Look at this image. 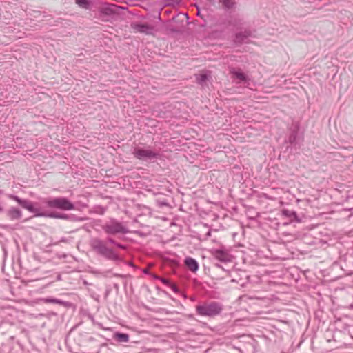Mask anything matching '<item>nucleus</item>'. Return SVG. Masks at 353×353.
<instances>
[{
	"instance_id": "obj_1",
	"label": "nucleus",
	"mask_w": 353,
	"mask_h": 353,
	"mask_svg": "<svg viewBox=\"0 0 353 353\" xmlns=\"http://www.w3.org/2000/svg\"><path fill=\"white\" fill-rule=\"evenodd\" d=\"M90 246L97 254L106 259L114 261L121 260L119 254L113 249L108 247L107 242L98 237H94L90 240Z\"/></svg>"
},
{
	"instance_id": "obj_2",
	"label": "nucleus",
	"mask_w": 353,
	"mask_h": 353,
	"mask_svg": "<svg viewBox=\"0 0 353 353\" xmlns=\"http://www.w3.org/2000/svg\"><path fill=\"white\" fill-rule=\"evenodd\" d=\"M223 309V306L221 303L212 301L196 305V312L202 316L214 317L219 315Z\"/></svg>"
},
{
	"instance_id": "obj_3",
	"label": "nucleus",
	"mask_w": 353,
	"mask_h": 353,
	"mask_svg": "<svg viewBox=\"0 0 353 353\" xmlns=\"http://www.w3.org/2000/svg\"><path fill=\"white\" fill-rule=\"evenodd\" d=\"M44 203L51 208H56L62 210H71L74 208V205L65 197H56L46 199Z\"/></svg>"
},
{
	"instance_id": "obj_4",
	"label": "nucleus",
	"mask_w": 353,
	"mask_h": 353,
	"mask_svg": "<svg viewBox=\"0 0 353 353\" xmlns=\"http://www.w3.org/2000/svg\"><path fill=\"white\" fill-rule=\"evenodd\" d=\"M102 229L106 234L112 235L117 234H125L128 232V228L116 219H111L109 222L103 225Z\"/></svg>"
},
{
	"instance_id": "obj_5",
	"label": "nucleus",
	"mask_w": 353,
	"mask_h": 353,
	"mask_svg": "<svg viewBox=\"0 0 353 353\" xmlns=\"http://www.w3.org/2000/svg\"><path fill=\"white\" fill-rule=\"evenodd\" d=\"M130 27L134 32L145 35H154L158 32V29L154 25L146 23L132 22Z\"/></svg>"
},
{
	"instance_id": "obj_6",
	"label": "nucleus",
	"mask_w": 353,
	"mask_h": 353,
	"mask_svg": "<svg viewBox=\"0 0 353 353\" xmlns=\"http://www.w3.org/2000/svg\"><path fill=\"white\" fill-rule=\"evenodd\" d=\"M133 154L137 159L142 161L154 159L159 156L157 152L141 148H135Z\"/></svg>"
},
{
	"instance_id": "obj_7",
	"label": "nucleus",
	"mask_w": 353,
	"mask_h": 353,
	"mask_svg": "<svg viewBox=\"0 0 353 353\" xmlns=\"http://www.w3.org/2000/svg\"><path fill=\"white\" fill-rule=\"evenodd\" d=\"M212 254L214 259L223 262L228 263L232 261V256L229 251L225 249H215L212 251Z\"/></svg>"
},
{
	"instance_id": "obj_8",
	"label": "nucleus",
	"mask_w": 353,
	"mask_h": 353,
	"mask_svg": "<svg viewBox=\"0 0 353 353\" xmlns=\"http://www.w3.org/2000/svg\"><path fill=\"white\" fill-rule=\"evenodd\" d=\"M118 6L108 3H102L99 8V12L101 14L110 16L117 12Z\"/></svg>"
},
{
	"instance_id": "obj_9",
	"label": "nucleus",
	"mask_w": 353,
	"mask_h": 353,
	"mask_svg": "<svg viewBox=\"0 0 353 353\" xmlns=\"http://www.w3.org/2000/svg\"><path fill=\"white\" fill-rule=\"evenodd\" d=\"M251 36L252 31L250 30L245 29L235 34L234 42L237 45H241L245 41V39H248Z\"/></svg>"
},
{
	"instance_id": "obj_10",
	"label": "nucleus",
	"mask_w": 353,
	"mask_h": 353,
	"mask_svg": "<svg viewBox=\"0 0 353 353\" xmlns=\"http://www.w3.org/2000/svg\"><path fill=\"white\" fill-rule=\"evenodd\" d=\"M185 265L188 268L189 270L192 272H195L199 269V263L198 262L192 257H187L184 261Z\"/></svg>"
},
{
	"instance_id": "obj_11",
	"label": "nucleus",
	"mask_w": 353,
	"mask_h": 353,
	"mask_svg": "<svg viewBox=\"0 0 353 353\" xmlns=\"http://www.w3.org/2000/svg\"><path fill=\"white\" fill-rule=\"evenodd\" d=\"M20 205H21L22 208H25V209L28 210V211H30V212L36 213V214L39 213V212H38V209H37V208H35L33 206L32 203L30 201H28V200H27V199H23V200H22V201H21V204H20Z\"/></svg>"
},
{
	"instance_id": "obj_12",
	"label": "nucleus",
	"mask_w": 353,
	"mask_h": 353,
	"mask_svg": "<svg viewBox=\"0 0 353 353\" xmlns=\"http://www.w3.org/2000/svg\"><path fill=\"white\" fill-rule=\"evenodd\" d=\"M230 72L241 81H246L248 80V77L240 70H236L235 68H232L230 69Z\"/></svg>"
},
{
	"instance_id": "obj_13",
	"label": "nucleus",
	"mask_w": 353,
	"mask_h": 353,
	"mask_svg": "<svg viewBox=\"0 0 353 353\" xmlns=\"http://www.w3.org/2000/svg\"><path fill=\"white\" fill-rule=\"evenodd\" d=\"M8 216H10V218L12 220L19 219L22 216V213H21V210L16 208H11L8 210Z\"/></svg>"
},
{
	"instance_id": "obj_14",
	"label": "nucleus",
	"mask_w": 353,
	"mask_h": 353,
	"mask_svg": "<svg viewBox=\"0 0 353 353\" xmlns=\"http://www.w3.org/2000/svg\"><path fill=\"white\" fill-rule=\"evenodd\" d=\"M36 216H48V217H50V218H57V219H63L67 218L66 214H60L58 212H51L48 214L46 213L41 212V213L37 214Z\"/></svg>"
},
{
	"instance_id": "obj_15",
	"label": "nucleus",
	"mask_w": 353,
	"mask_h": 353,
	"mask_svg": "<svg viewBox=\"0 0 353 353\" xmlns=\"http://www.w3.org/2000/svg\"><path fill=\"white\" fill-rule=\"evenodd\" d=\"M45 303H57L61 305H66V302L55 298H41L39 299Z\"/></svg>"
},
{
	"instance_id": "obj_16",
	"label": "nucleus",
	"mask_w": 353,
	"mask_h": 353,
	"mask_svg": "<svg viewBox=\"0 0 353 353\" xmlns=\"http://www.w3.org/2000/svg\"><path fill=\"white\" fill-rule=\"evenodd\" d=\"M114 338L120 343H127L129 341V335L125 333L116 332Z\"/></svg>"
},
{
	"instance_id": "obj_17",
	"label": "nucleus",
	"mask_w": 353,
	"mask_h": 353,
	"mask_svg": "<svg viewBox=\"0 0 353 353\" xmlns=\"http://www.w3.org/2000/svg\"><path fill=\"white\" fill-rule=\"evenodd\" d=\"M230 24L234 27L237 28H240L243 25V19L239 17H234L230 21Z\"/></svg>"
},
{
	"instance_id": "obj_18",
	"label": "nucleus",
	"mask_w": 353,
	"mask_h": 353,
	"mask_svg": "<svg viewBox=\"0 0 353 353\" xmlns=\"http://www.w3.org/2000/svg\"><path fill=\"white\" fill-rule=\"evenodd\" d=\"M219 3H221L225 9L232 8L235 4L234 0H219Z\"/></svg>"
},
{
	"instance_id": "obj_19",
	"label": "nucleus",
	"mask_w": 353,
	"mask_h": 353,
	"mask_svg": "<svg viewBox=\"0 0 353 353\" xmlns=\"http://www.w3.org/2000/svg\"><path fill=\"white\" fill-rule=\"evenodd\" d=\"M76 3L82 8H90V3L88 0H76Z\"/></svg>"
},
{
	"instance_id": "obj_20",
	"label": "nucleus",
	"mask_w": 353,
	"mask_h": 353,
	"mask_svg": "<svg viewBox=\"0 0 353 353\" xmlns=\"http://www.w3.org/2000/svg\"><path fill=\"white\" fill-rule=\"evenodd\" d=\"M208 76L206 74H201L196 76V81L198 83L202 85L207 80Z\"/></svg>"
},
{
	"instance_id": "obj_21",
	"label": "nucleus",
	"mask_w": 353,
	"mask_h": 353,
	"mask_svg": "<svg viewBox=\"0 0 353 353\" xmlns=\"http://www.w3.org/2000/svg\"><path fill=\"white\" fill-rule=\"evenodd\" d=\"M297 138V132H292L289 136L288 141L291 144L295 143Z\"/></svg>"
},
{
	"instance_id": "obj_22",
	"label": "nucleus",
	"mask_w": 353,
	"mask_h": 353,
	"mask_svg": "<svg viewBox=\"0 0 353 353\" xmlns=\"http://www.w3.org/2000/svg\"><path fill=\"white\" fill-rule=\"evenodd\" d=\"M8 197L10 199L16 201L19 205L22 201V199H20L19 196L14 194H8Z\"/></svg>"
},
{
	"instance_id": "obj_23",
	"label": "nucleus",
	"mask_w": 353,
	"mask_h": 353,
	"mask_svg": "<svg viewBox=\"0 0 353 353\" xmlns=\"http://www.w3.org/2000/svg\"><path fill=\"white\" fill-rule=\"evenodd\" d=\"M107 242H108V243H111V244H112V245H114L117 244V241H114V240L112 238H111V237H108V238H107Z\"/></svg>"
},
{
	"instance_id": "obj_24",
	"label": "nucleus",
	"mask_w": 353,
	"mask_h": 353,
	"mask_svg": "<svg viewBox=\"0 0 353 353\" xmlns=\"http://www.w3.org/2000/svg\"><path fill=\"white\" fill-rule=\"evenodd\" d=\"M115 246H117V248L122 249V250H125L127 248L126 245L119 243L117 242V244L115 245Z\"/></svg>"
},
{
	"instance_id": "obj_25",
	"label": "nucleus",
	"mask_w": 353,
	"mask_h": 353,
	"mask_svg": "<svg viewBox=\"0 0 353 353\" xmlns=\"http://www.w3.org/2000/svg\"><path fill=\"white\" fill-rule=\"evenodd\" d=\"M161 281L163 283L165 284V285H168V283H169V281L167 279H165V278H161Z\"/></svg>"
},
{
	"instance_id": "obj_26",
	"label": "nucleus",
	"mask_w": 353,
	"mask_h": 353,
	"mask_svg": "<svg viewBox=\"0 0 353 353\" xmlns=\"http://www.w3.org/2000/svg\"><path fill=\"white\" fill-rule=\"evenodd\" d=\"M216 266L219 267V268H221V265H219V264H216Z\"/></svg>"
},
{
	"instance_id": "obj_27",
	"label": "nucleus",
	"mask_w": 353,
	"mask_h": 353,
	"mask_svg": "<svg viewBox=\"0 0 353 353\" xmlns=\"http://www.w3.org/2000/svg\"><path fill=\"white\" fill-rule=\"evenodd\" d=\"M1 210H2V208L0 207V211H1Z\"/></svg>"
}]
</instances>
